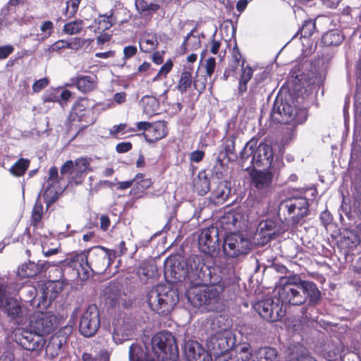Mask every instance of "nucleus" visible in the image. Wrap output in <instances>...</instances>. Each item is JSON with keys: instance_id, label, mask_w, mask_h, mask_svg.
<instances>
[{"instance_id": "27", "label": "nucleus", "mask_w": 361, "mask_h": 361, "mask_svg": "<svg viewBox=\"0 0 361 361\" xmlns=\"http://www.w3.org/2000/svg\"><path fill=\"white\" fill-rule=\"evenodd\" d=\"M130 361H157L146 353L141 345L132 344L129 349Z\"/></svg>"}, {"instance_id": "35", "label": "nucleus", "mask_w": 361, "mask_h": 361, "mask_svg": "<svg viewBox=\"0 0 361 361\" xmlns=\"http://www.w3.org/2000/svg\"><path fill=\"white\" fill-rule=\"evenodd\" d=\"M278 352L274 348L264 347L258 350L256 358L252 361H276Z\"/></svg>"}, {"instance_id": "32", "label": "nucleus", "mask_w": 361, "mask_h": 361, "mask_svg": "<svg viewBox=\"0 0 361 361\" xmlns=\"http://www.w3.org/2000/svg\"><path fill=\"white\" fill-rule=\"evenodd\" d=\"M95 75H84L78 77L76 80L78 89L82 92H87L94 89L96 86Z\"/></svg>"}, {"instance_id": "31", "label": "nucleus", "mask_w": 361, "mask_h": 361, "mask_svg": "<svg viewBox=\"0 0 361 361\" xmlns=\"http://www.w3.org/2000/svg\"><path fill=\"white\" fill-rule=\"evenodd\" d=\"M140 48L144 52H150L154 50L158 45L156 34L145 33L139 42Z\"/></svg>"}, {"instance_id": "62", "label": "nucleus", "mask_w": 361, "mask_h": 361, "mask_svg": "<svg viewBox=\"0 0 361 361\" xmlns=\"http://www.w3.org/2000/svg\"><path fill=\"white\" fill-rule=\"evenodd\" d=\"M13 47L11 45L0 47V59H6L13 51Z\"/></svg>"}, {"instance_id": "57", "label": "nucleus", "mask_w": 361, "mask_h": 361, "mask_svg": "<svg viewBox=\"0 0 361 361\" xmlns=\"http://www.w3.org/2000/svg\"><path fill=\"white\" fill-rule=\"evenodd\" d=\"M83 361H109V355L107 352L102 353L99 358H94L88 353H84L82 355Z\"/></svg>"}, {"instance_id": "11", "label": "nucleus", "mask_w": 361, "mask_h": 361, "mask_svg": "<svg viewBox=\"0 0 361 361\" xmlns=\"http://www.w3.org/2000/svg\"><path fill=\"white\" fill-rule=\"evenodd\" d=\"M100 326L99 310L96 305H90L83 312L79 324V331L85 337L94 336Z\"/></svg>"}, {"instance_id": "34", "label": "nucleus", "mask_w": 361, "mask_h": 361, "mask_svg": "<svg viewBox=\"0 0 361 361\" xmlns=\"http://www.w3.org/2000/svg\"><path fill=\"white\" fill-rule=\"evenodd\" d=\"M194 187L197 193L204 195L210 190V180L207 178L204 172L199 173L194 180Z\"/></svg>"}, {"instance_id": "58", "label": "nucleus", "mask_w": 361, "mask_h": 361, "mask_svg": "<svg viewBox=\"0 0 361 361\" xmlns=\"http://www.w3.org/2000/svg\"><path fill=\"white\" fill-rule=\"evenodd\" d=\"M72 333V327L71 326H66L59 330L55 334V336L63 338L65 343L66 344L68 336Z\"/></svg>"}, {"instance_id": "1", "label": "nucleus", "mask_w": 361, "mask_h": 361, "mask_svg": "<svg viewBox=\"0 0 361 361\" xmlns=\"http://www.w3.org/2000/svg\"><path fill=\"white\" fill-rule=\"evenodd\" d=\"M164 276L170 283H184L188 300L194 306L204 305L209 311L221 308L224 283L202 255H192L186 259L168 257L164 262Z\"/></svg>"}, {"instance_id": "56", "label": "nucleus", "mask_w": 361, "mask_h": 361, "mask_svg": "<svg viewBox=\"0 0 361 361\" xmlns=\"http://www.w3.org/2000/svg\"><path fill=\"white\" fill-rule=\"evenodd\" d=\"M58 176L59 173L57 168L55 166L51 167L49 171V178L47 179V184H59Z\"/></svg>"}, {"instance_id": "43", "label": "nucleus", "mask_w": 361, "mask_h": 361, "mask_svg": "<svg viewBox=\"0 0 361 361\" xmlns=\"http://www.w3.org/2000/svg\"><path fill=\"white\" fill-rule=\"evenodd\" d=\"M192 77L190 71H184L181 73L180 78L176 88L180 93H185L191 86Z\"/></svg>"}, {"instance_id": "21", "label": "nucleus", "mask_w": 361, "mask_h": 361, "mask_svg": "<svg viewBox=\"0 0 361 361\" xmlns=\"http://www.w3.org/2000/svg\"><path fill=\"white\" fill-rule=\"evenodd\" d=\"M46 267L45 263H35L32 261L25 262L18 267L16 271L19 280L32 278L39 274Z\"/></svg>"}, {"instance_id": "25", "label": "nucleus", "mask_w": 361, "mask_h": 361, "mask_svg": "<svg viewBox=\"0 0 361 361\" xmlns=\"http://www.w3.org/2000/svg\"><path fill=\"white\" fill-rule=\"evenodd\" d=\"M12 319H17V323L22 322L23 310L18 300L8 298L7 302L2 307Z\"/></svg>"}, {"instance_id": "40", "label": "nucleus", "mask_w": 361, "mask_h": 361, "mask_svg": "<svg viewBox=\"0 0 361 361\" xmlns=\"http://www.w3.org/2000/svg\"><path fill=\"white\" fill-rule=\"evenodd\" d=\"M63 283L60 281H53L47 283L44 293L50 300H54L63 290Z\"/></svg>"}, {"instance_id": "45", "label": "nucleus", "mask_w": 361, "mask_h": 361, "mask_svg": "<svg viewBox=\"0 0 361 361\" xmlns=\"http://www.w3.org/2000/svg\"><path fill=\"white\" fill-rule=\"evenodd\" d=\"M84 27V23L82 20H73L67 23L63 26V32L70 35L79 34Z\"/></svg>"}, {"instance_id": "53", "label": "nucleus", "mask_w": 361, "mask_h": 361, "mask_svg": "<svg viewBox=\"0 0 361 361\" xmlns=\"http://www.w3.org/2000/svg\"><path fill=\"white\" fill-rule=\"evenodd\" d=\"M40 30L44 33V37H42V39L48 38L53 32L54 30V24L50 20L44 21L40 26Z\"/></svg>"}, {"instance_id": "17", "label": "nucleus", "mask_w": 361, "mask_h": 361, "mask_svg": "<svg viewBox=\"0 0 361 361\" xmlns=\"http://www.w3.org/2000/svg\"><path fill=\"white\" fill-rule=\"evenodd\" d=\"M19 343L27 350L39 351L43 349L46 341L44 336L30 329L22 332Z\"/></svg>"}, {"instance_id": "48", "label": "nucleus", "mask_w": 361, "mask_h": 361, "mask_svg": "<svg viewBox=\"0 0 361 361\" xmlns=\"http://www.w3.org/2000/svg\"><path fill=\"white\" fill-rule=\"evenodd\" d=\"M42 215V203L39 200H37L32 212V220L35 225L38 224L41 221Z\"/></svg>"}, {"instance_id": "60", "label": "nucleus", "mask_w": 361, "mask_h": 361, "mask_svg": "<svg viewBox=\"0 0 361 361\" xmlns=\"http://www.w3.org/2000/svg\"><path fill=\"white\" fill-rule=\"evenodd\" d=\"M81 0H68L67 2V11L70 13L71 16H73L78 8Z\"/></svg>"}, {"instance_id": "2", "label": "nucleus", "mask_w": 361, "mask_h": 361, "mask_svg": "<svg viewBox=\"0 0 361 361\" xmlns=\"http://www.w3.org/2000/svg\"><path fill=\"white\" fill-rule=\"evenodd\" d=\"M115 254L102 246H95L77 255L71 262V267L77 271L78 276L87 279L90 272L103 273L111 264Z\"/></svg>"}, {"instance_id": "54", "label": "nucleus", "mask_w": 361, "mask_h": 361, "mask_svg": "<svg viewBox=\"0 0 361 361\" xmlns=\"http://www.w3.org/2000/svg\"><path fill=\"white\" fill-rule=\"evenodd\" d=\"M288 361H316L315 359L307 354L292 353Z\"/></svg>"}, {"instance_id": "41", "label": "nucleus", "mask_w": 361, "mask_h": 361, "mask_svg": "<svg viewBox=\"0 0 361 361\" xmlns=\"http://www.w3.org/2000/svg\"><path fill=\"white\" fill-rule=\"evenodd\" d=\"M253 356L250 344L243 343L237 347V353L235 356L236 361H249Z\"/></svg>"}, {"instance_id": "3", "label": "nucleus", "mask_w": 361, "mask_h": 361, "mask_svg": "<svg viewBox=\"0 0 361 361\" xmlns=\"http://www.w3.org/2000/svg\"><path fill=\"white\" fill-rule=\"evenodd\" d=\"M178 300L177 291L163 284L153 287L147 295V301L151 310L162 315L171 312Z\"/></svg>"}, {"instance_id": "18", "label": "nucleus", "mask_w": 361, "mask_h": 361, "mask_svg": "<svg viewBox=\"0 0 361 361\" xmlns=\"http://www.w3.org/2000/svg\"><path fill=\"white\" fill-rule=\"evenodd\" d=\"M185 355L188 361H212L210 353L196 341H188L185 343Z\"/></svg>"}, {"instance_id": "16", "label": "nucleus", "mask_w": 361, "mask_h": 361, "mask_svg": "<svg viewBox=\"0 0 361 361\" xmlns=\"http://www.w3.org/2000/svg\"><path fill=\"white\" fill-rule=\"evenodd\" d=\"M112 326V338L117 344L130 340L133 336V326L123 318L114 319Z\"/></svg>"}, {"instance_id": "47", "label": "nucleus", "mask_w": 361, "mask_h": 361, "mask_svg": "<svg viewBox=\"0 0 361 361\" xmlns=\"http://www.w3.org/2000/svg\"><path fill=\"white\" fill-rule=\"evenodd\" d=\"M193 39V44L194 47L192 49H197L200 45V40L197 38L195 36L192 35V32H190L188 35L185 37L181 47V54H185L188 51V47L190 45L189 41Z\"/></svg>"}, {"instance_id": "30", "label": "nucleus", "mask_w": 361, "mask_h": 361, "mask_svg": "<svg viewBox=\"0 0 361 361\" xmlns=\"http://www.w3.org/2000/svg\"><path fill=\"white\" fill-rule=\"evenodd\" d=\"M137 11L142 16H150L156 13L160 6L156 1L148 3L145 0H135V2Z\"/></svg>"}, {"instance_id": "28", "label": "nucleus", "mask_w": 361, "mask_h": 361, "mask_svg": "<svg viewBox=\"0 0 361 361\" xmlns=\"http://www.w3.org/2000/svg\"><path fill=\"white\" fill-rule=\"evenodd\" d=\"M66 345L63 338H59L53 335L47 347L46 353L52 357L57 356L63 349Z\"/></svg>"}, {"instance_id": "24", "label": "nucleus", "mask_w": 361, "mask_h": 361, "mask_svg": "<svg viewBox=\"0 0 361 361\" xmlns=\"http://www.w3.org/2000/svg\"><path fill=\"white\" fill-rule=\"evenodd\" d=\"M91 159L86 157H80L75 160L74 169L71 171V180L75 183L82 182L83 176L90 171Z\"/></svg>"}, {"instance_id": "7", "label": "nucleus", "mask_w": 361, "mask_h": 361, "mask_svg": "<svg viewBox=\"0 0 361 361\" xmlns=\"http://www.w3.org/2000/svg\"><path fill=\"white\" fill-rule=\"evenodd\" d=\"M254 309L265 320L274 322L280 320L286 314V310L279 298H268L254 305Z\"/></svg>"}, {"instance_id": "59", "label": "nucleus", "mask_w": 361, "mask_h": 361, "mask_svg": "<svg viewBox=\"0 0 361 361\" xmlns=\"http://www.w3.org/2000/svg\"><path fill=\"white\" fill-rule=\"evenodd\" d=\"M216 68V60L214 57H209L206 61V73L208 76L211 77Z\"/></svg>"}, {"instance_id": "46", "label": "nucleus", "mask_w": 361, "mask_h": 361, "mask_svg": "<svg viewBox=\"0 0 361 361\" xmlns=\"http://www.w3.org/2000/svg\"><path fill=\"white\" fill-rule=\"evenodd\" d=\"M214 197L218 202H224L229 193V190L227 188V183L225 181L220 182L216 188L212 192Z\"/></svg>"}, {"instance_id": "14", "label": "nucleus", "mask_w": 361, "mask_h": 361, "mask_svg": "<svg viewBox=\"0 0 361 361\" xmlns=\"http://www.w3.org/2000/svg\"><path fill=\"white\" fill-rule=\"evenodd\" d=\"M54 319L49 312H37L32 315L29 327L31 331L44 336L53 331Z\"/></svg>"}, {"instance_id": "37", "label": "nucleus", "mask_w": 361, "mask_h": 361, "mask_svg": "<svg viewBox=\"0 0 361 361\" xmlns=\"http://www.w3.org/2000/svg\"><path fill=\"white\" fill-rule=\"evenodd\" d=\"M22 285L19 283H10L9 285H0V307H3L8 300L6 294H13L17 292Z\"/></svg>"}, {"instance_id": "61", "label": "nucleus", "mask_w": 361, "mask_h": 361, "mask_svg": "<svg viewBox=\"0 0 361 361\" xmlns=\"http://www.w3.org/2000/svg\"><path fill=\"white\" fill-rule=\"evenodd\" d=\"M253 75V71L252 69L247 66L245 68H243V72L241 75L240 80L243 81V82H248Z\"/></svg>"}, {"instance_id": "29", "label": "nucleus", "mask_w": 361, "mask_h": 361, "mask_svg": "<svg viewBox=\"0 0 361 361\" xmlns=\"http://www.w3.org/2000/svg\"><path fill=\"white\" fill-rule=\"evenodd\" d=\"M231 322L224 315L216 316L212 322V334L232 331L231 329Z\"/></svg>"}, {"instance_id": "55", "label": "nucleus", "mask_w": 361, "mask_h": 361, "mask_svg": "<svg viewBox=\"0 0 361 361\" xmlns=\"http://www.w3.org/2000/svg\"><path fill=\"white\" fill-rule=\"evenodd\" d=\"M49 85V80L47 78H41L34 82L32 85V90L35 92H39Z\"/></svg>"}, {"instance_id": "49", "label": "nucleus", "mask_w": 361, "mask_h": 361, "mask_svg": "<svg viewBox=\"0 0 361 361\" xmlns=\"http://www.w3.org/2000/svg\"><path fill=\"white\" fill-rule=\"evenodd\" d=\"M315 30V22L312 20H305L300 29V35L302 37H310Z\"/></svg>"}, {"instance_id": "50", "label": "nucleus", "mask_w": 361, "mask_h": 361, "mask_svg": "<svg viewBox=\"0 0 361 361\" xmlns=\"http://www.w3.org/2000/svg\"><path fill=\"white\" fill-rule=\"evenodd\" d=\"M134 183L136 185H138L137 189L140 190H146L149 188L152 182L151 179L149 178H144L143 175L142 173H137L135 178H134Z\"/></svg>"}, {"instance_id": "38", "label": "nucleus", "mask_w": 361, "mask_h": 361, "mask_svg": "<svg viewBox=\"0 0 361 361\" xmlns=\"http://www.w3.org/2000/svg\"><path fill=\"white\" fill-rule=\"evenodd\" d=\"M157 271L153 263L144 262L137 268V274L141 280H146L154 276Z\"/></svg>"}, {"instance_id": "52", "label": "nucleus", "mask_w": 361, "mask_h": 361, "mask_svg": "<svg viewBox=\"0 0 361 361\" xmlns=\"http://www.w3.org/2000/svg\"><path fill=\"white\" fill-rule=\"evenodd\" d=\"M207 78L204 76H197L193 81V86L195 89L202 93L206 87Z\"/></svg>"}, {"instance_id": "10", "label": "nucleus", "mask_w": 361, "mask_h": 361, "mask_svg": "<svg viewBox=\"0 0 361 361\" xmlns=\"http://www.w3.org/2000/svg\"><path fill=\"white\" fill-rule=\"evenodd\" d=\"M308 201L303 197H294L283 201L279 209L287 211L288 214L294 224H298L300 219L307 215Z\"/></svg>"}, {"instance_id": "8", "label": "nucleus", "mask_w": 361, "mask_h": 361, "mask_svg": "<svg viewBox=\"0 0 361 361\" xmlns=\"http://www.w3.org/2000/svg\"><path fill=\"white\" fill-rule=\"evenodd\" d=\"M251 248L250 240L243 235L230 233L224 238L223 251L228 257H238L248 253Z\"/></svg>"}, {"instance_id": "15", "label": "nucleus", "mask_w": 361, "mask_h": 361, "mask_svg": "<svg viewBox=\"0 0 361 361\" xmlns=\"http://www.w3.org/2000/svg\"><path fill=\"white\" fill-rule=\"evenodd\" d=\"M71 116L73 121L84 123L82 128L92 125L95 121L93 111L86 98H81L75 104Z\"/></svg>"}, {"instance_id": "63", "label": "nucleus", "mask_w": 361, "mask_h": 361, "mask_svg": "<svg viewBox=\"0 0 361 361\" xmlns=\"http://www.w3.org/2000/svg\"><path fill=\"white\" fill-rule=\"evenodd\" d=\"M132 149V144L130 142H123L118 143L116 146V149L118 153H125Z\"/></svg>"}, {"instance_id": "20", "label": "nucleus", "mask_w": 361, "mask_h": 361, "mask_svg": "<svg viewBox=\"0 0 361 361\" xmlns=\"http://www.w3.org/2000/svg\"><path fill=\"white\" fill-rule=\"evenodd\" d=\"M250 175L252 183L257 190L264 192L271 190L273 180V174L271 172L255 170Z\"/></svg>"}, {"instance_id": "6", "label": "nucleus", "mask_w": 361, "mask_h": 361, "mask_svg": "<svg viewBox=\"0 0 361 361\" xmlns=\"http://www.w3.org/2000/svg\"><path fill=\"white\" fill-rule=\"evenodd\" d=\"M279 298L283 305H300L306 302L309 305H315L321 300V292L317 288L314 293H309L299 286L278 287Z\"/></svg>"}, {"instance_id": "26", "label": "nucleus", "mask_w": 361, "mask_h": 361, "mask_svg": "<svg viewBox=\"0 0 361 361\" xmlns=\"http://www.w3.org/2000/svg\"><path fill=\"white\" fill-rule=\"evenodd\" d=\"M360 243V238L357 231L352 229L345 230L343 232L341 240V245L344 248H355Z\"/></svg>"}, {"instance_id": "51", "label": "nucleus", "mask_w": 361, "mask_h": 361, "mask_svg": "<svg viewBox=\"0 0 361 361\" xmlns=\"http://www.w3.org/2000/svg\"><path fill=\"white\" fill-rule=\"evenodd\" d=\"M60 89H53L47 91L43 96V101L44 102H56L59 101V93Z\"/></svg>"}, {"instance_id": "13", "label": "nucleus", "mask_w": 361, "mask_h": 361, "mask_svg": "<svg viewBox=\"0 0 361 361\" xmlns=\"http://www.w3.org/2000/svg\"><path fill=\"white\" fill-rule=\"evenodd\" d=\"M219 230L214 226L202 229L198 235L199 248L205 254L214 253L219 247Z\"/></svg>"}, {"instance_id": "64", "label": "nucleus", "mask_w": 361, "mask_h": 361, "mask_svg": "<svg viewBox=\"0 0 361 361\" xmlns=\"http://www.w3.org/2000/svg\"><path fill=\"white\" fill-rule=\"evenodd\" d=\"M355 190L357 191L359 197H361V171H360L355 176L353 180Z\"/></svg>"}, {"instance_id": "22", "label": "nucleus", "mask_w": 361, "mask_h": 361, "mask_svg": "<svg viewBox=\"0 0 361 361\" xmlns=\"http://www.w3.org/2000/svg\"><path fill=\"white\" fill-rule=\"evenodd\" d=\"M243 215L236 211H228L220 219V224L224 230L232 231L240 227Z\"/></svg>"}, {"instance_id": "33", "label": "nucleus", "mask_w": 361, "mask_h": 361, "mask_svg": "<svg viewBox=\"0 0 361 361\" xmlns=\"http://www.w3.org/2000/svg\"><path fill=\"white\" fill-rule=\"evenodd\" d=\"M140 103L142 104L144 113L147 115L154 114L159 107V100L153 96H144L141 99Z\"/></svg>"}, {"instance_id": "5", "label": "nucleus", "mask_w": 361, "mask_h": 361, "mask_svg": "<svg viewBox=\"0 0 361 361\" xmlns=\"http://www.w3.org/2000/svg\"><path fill=\"white\" fill-rule=\"evenodd\" d=\"M307 117L305 109H298L287 101L279 98L275 100L271 113V118L274 121L293 126L303 123Z\"/></svg>"}, {"instance_id": "42", "label": "nucleus", "mask_w": 361, "mask_h": 361, "mask_svg": "<svg viewBox=\"0 0 361 361\" xmlns=\"http://www.w3.org/2000/svg\"><path fill=\"white\" fill-rule=\"evenodd\" d=\"M99 25V29L106 30L110 29L115 23L116 18L114 17V13L110 11L109 13L100 15L97 20Z\"/></svg>"}, {"instance_id": "44", "label": "nucleus", "mask_w": 361, "mask_h": 361, "mask_svg": "<svg viewBox=\"0 0 361 361\" xmlns=\"http://www.w3.org/2000/svg\"><path fill=\"white\" fill-rule=\"evenodd\" d=\"M29 164V159L21 158L12 166L9 171L13 176H21L27 171Z\"/></svg>"}, {"instance_id": "9", "label": "nucleus", "mask_w": 361, "mask_h": 361, "mask_svg": "<svg viewBox=\"0 0 361 361\" xmlns=\"http://www.w3.org/2000/svg\"><path fill=\"white\" fill-rule=\"evenodd\" d=\"M152 347L154 353L157 355V360L159 357L164 358V355L177 351L178 348L174 336L168 331H161L156 334L152 339Z\"/></svg>"}, {"instance_id": "19", "label": "nucleus", "mask_w": 361, "mask_h": 361, "mask_svg": "<svg viewBox=\"0 0 361 361\" xmlns=\"http://www.w3.org/2000/svg\"><path fill=\"white\" fill-rule=\"evenodd\" d=\"M283 286H299L312 294L314 293L316 288H317L314 282L302 280L298 274H291L288 276L281 277L279 287Z\"/></svg>"}, {"instance_id": "39", "label": "nucleus", "mask_w": 361, "mask_h": 361, "mask_svg": "<svg viewBox=\"0 0 361 361\" xmlns=\"http://www.w3.org/2000/svg\"><path fill=\"white\" fill-rule=\"evenodd\" d=\"M61 192V188L59 184H47L44 189V197L47 204L53 203L58 198L59 195Z\"/></svg>"}, {"instance_id": "12", "label": "nucleus", "mask_w": 361, "mask_h": 361, "mask_svg": "<svg viewBox=\"0 0 361 361\" xmlns=\"http://www.w3.org/2000/svg\"><path fill=\"white\" fill-rule=\"evenodd\" d=\"M235 343L232 331L212 334L207 340L206 346L210 353H221L228 351Z\"/></svg>"}, {"instance_id": "23", "label": "nucleus", "mask_w": 361, "mask_h": 361, "mask_svg": "<svg viewBox=\"0 0 361 361\" xmlns=\"http://www.w3.org/2000/svg\"><path fill=\"white\" fill-rule=\"evenodd\" d=\"M167 135V125L164 121L151 123L148 132L145 133V140L149 142H154L165 137Z\"/></svg>"}, {"instance_id": "36", "label": "nucleus", "mask_w": 361, "mask_h": 361, "mask_svg": "<svg viewBox=\"0 0 361 361\" xmlns=\"http://www.w3.org/2000/svg\"><path fill=\"white\" fill-rule=\"evenodd\" d=\"M343 37L338 30H331L323 35L322 43L326 47L337 46L343 42Z\"/></svg>"}, {"instance_id": "4", "label": "nucleus", "mask_w": 361, "mask_h": 361, "mask_svg": "<svg viewBox=\"0 0 361 361\" xmlns=\"http://www.w3.org/2000/svg\"><path fill=\"white\" fill-rule=\"evenodd\" d=\"M257 140L251 139L240 152L243 166H245V162L251 158L250 162L254 168L270 167L274 157L271 146L262 142L257 146Z\"/></svg>"}]
</instances>
